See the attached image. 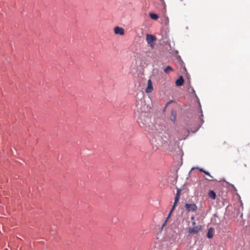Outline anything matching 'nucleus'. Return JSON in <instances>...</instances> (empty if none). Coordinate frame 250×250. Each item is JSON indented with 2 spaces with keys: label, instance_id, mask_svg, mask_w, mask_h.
<instances>
[{
  "label": "nucleus",
  "instance_id": "15",
  "mask_svg": "<svg viewBox=\"0 0 250 250\" xmlns=\"http://www.w3.org/2000/svg\"><path fill=\"white\" fill-rule=\"evenodd\" d=\"M172 115H173V118L171 119V120L172 121V122H173V123H174V122H175V121L176 113H175V112H173H173H172Z\"/></svg>",
  "mask_w": 250,
  "mask_h": 250
},
{
  "label": "nucleus",
  "instance_id": "13",
  "mask_svg": "<svg viewBox=\"0 0 250 250\" xmlns=\"http://www.w3.org/2000/svg\"><path fill=\"white\" fill-rule=\"evenodd\" d=\"M160 1L162 2V4L163 5L164 11H165V12H166V3L165 2V0H160Z\"/></svg>",
  "mask_w": 250,
  "mask_h": 250
},
{
  "label": "nucleus",
  "instance_id": "10",
  "mask_svg": "<svg viewBox=\"0 0 250 250\" xmlns=\"http://www.w3.org/2000/svg\"><path fill=\"white\" fill-rule=\"evenodd\" d=\"M208 197L211 198V199L214 200L216 199V195L215 192L212 190H210L209 191L208 193Z\"/></svg>",
  "mask_w": 250,
  "mask_h": 250
},
{
  "label": "nucleus",
  "instance_id": "19",
  "mask_svg": "<svg viewBox=\"0 0 250 250\" xmlns=\"http://www.w3.org/2000/svg\"><path fill=\"white\" fill-rule=\"evenodd\" d=\"M190 219L192 221H195L194 219H195V218H194V216H192L191 217H190Z\"/></svg>",
  "mask_w": 250,
  "mask_h": 250
},
{
  "label": "nucleus",
  "instance_id": "16",
  "mask_svg": "<svg viewBox=\"0 0 250 250\" xmlns=\"http://www.w3.org/2000/svg\"><path fill=\"white\" fill-rule=\"evenodd\" d=\"M179 197H178V196H175V199H174V203H178L179 200Z\"/></svg>",
  "mask_w": 250,
  "mask_h": 250
},
{
  "label": "nucleus",
  "instance_id": "3",
  "mask_svg": "<svg viewBox=\"0 0 250 250\" xmlns=\"http://www.w3.org/2000/svg\"><path fill=\"white\" fill-rule=\"evenodd\" d=\"M146 40L148 44L150 45L151 48H153L155 45V41H156L155 37L150 34H147Z\"/></svg>",
  "mask_w": 250,
  "mask_h": 250
},
{
  "label": "nucleus",
  "instance_id": "4",
  "mask_svg": "<svg viewBox=\"0 0 250 250\" xmlns=\"http://www.w3.org/2000/svg\"><path fill=\"white\" fill-rule=\"evenodd\" d=\"M201 229V226L200 225L194 226L192 228H189L188 232L189 233L196 234Z\"/></svg>",
  "mask_w": 250,
  "mask_h": 250
},
{
  "label": "nucleus",
  "instance_id": "6",
  "mask_svg": "<svg viewBox=\"0 0 250 250\" xmlns=\"http://www.w3.org/2000/svg\"><path fill=\"white\" fill-rule=\"evenodd\" d=\"M153 88L152 85V82L150 79H149L147 81V85L145 89L146 93H149L152 92Z\"/></svg>",
  "mask_w": 250,
  "mask_h": 250
},
{
  "label": "nucleus",
  "instance_id": "2",
  "mask_svg": "<svg viewBox=\"0 0 250 250\" xmlns=\"http://www.w3.org/2000/svg\"><path fill=\"white\" fill-rule=\"evenodd\" d=\"M185 208L186 210L188 212H190V211L194 212V211H196L197 210V208H198V207H197V205L195 204H194V203H193V204H188V203L186 204L185 205Z\"/></svg>",
  "mask_w": 250,
  "mask_h": 250
},
{
  "label": "nucleus",
  "instance_id": "7",
  "mask_svg": "<svg viewBox=\"0 0 250 250\" xmlns=\"http://www.w3.org/2000/svg\"><path fill=\"white\" fill-rule=\"evenodd\" d=\"M184 79L182 77V76H180L178 79H177L176 81V82H175V84L176 85V86H181L184 83Z\"/></svg>",
  "mask_w": 250,
  "mask_h": 250
},
{
  "label": "nucleus",
  "instance_id": "20",
  "mask_svg": "<svg viewBox=\"0 0 250 250\" xmlns=\"http://www.w3.org/2000/svg\"><path fill=\"white\" fill-rule=\"evenodd\" d=\"M192 226H193L194 227V226H195V225H196V223H195V221H192Z\"/></svg>",
  "mask_w": 250,
  "mask_h": 250
},
{
  "label": "nucleus",
  "instance_id": "17",
  "mask_svg": "<svg viewBox=\"0 0 250 250\" xmlns=\"http://www.w3.org/2000/svg\"><path fill=\"white\" fill-rule=\"evenodd\" d=\"M180 189H178L177 190V193H176V196H178V197L180 198Z\"/></svg>",
  "mask_w": 250,
  "mask_h": 250
},
{
  "label": "nucleus",
  "instance_id": "18",
  "mask_svg": "<svg viewBox=\"0 0 250 250\" xmlns=\"http://www.w3.org/2000/svg\"><path fill=\"white\" fill-rule=\"evenodd\" d=\"M199 169V170L201 171V172H204L206 170H205L203 168H198Z\"/></svg>",
  "mask_w": 250,
  "mask_h": 250
},
{
  "label": "nucleus",
  "instance_id": "8",
  "mask_svg": "<svg viewBox=\"0 0 250 250\" xmlns=\"http://www.w3.org/2000/svg\"><path fill=\"white\" fill-rule=\"evenodd\" d=\"M177 203H174V204L172 206V208L171 209V210H170L167 219L166 220L165 222H164V223L163 224V227L165 226L166 225V223H167V220L168 219V218L170 217V216L171 215L172 211L174 210V209H175V207H176L177 206Z\"/></svg>",
  "mask_w": 250,
  "mask_h": 250
},
{
  "label": "nucleus",
  "instance_id": "1",
  "mask_svg": "<svg viewBox=\"0 0 250 250\" xmlns=\"http://www.w3.org/2000/svg\"><path fill=\"white\" fill-rule=\"evenodd\" d=\"M146 108L145 104L138 107L135 111V115L137 118V121L141 126L146 125L148 118L146 115Z\"/></svg>",
  "mask_w": 250,
  "mask_h": 250
},
{
  "label": "nucleus",
  "instance_id": "12",
  "mask_svg": "<svg viewBox=\"0 0 250 250\" xmlns=\"http://www.w3.org/2000/svg\"><path fill=\"white\" fill-rule=\"evenodd\" d=\"M173 71L172 68L170 66H167L166 68L164 69V72L166 73H168L171 71Z\"/></svg>",
  "mask_w": 250,
  "mask_h": 250
},
{
  "label": "nucleus",
  "instance_id": "9",
  "mask_svg": "<svg viewBox=\"0 0 250 250\" xmlns=\"http://www.w3.org/2000/svg\"><path fill=\"white\" fill-rule=\"evenodd\" d=\"M214 229L212 228H210L208 229L207 233V237L208 238H212L213 236Z\"/></svg>",
  "mask_w": 250,
  "mask_h": 250
},
{
  "label": "nucleus",
  "instance_id": "5",
  "mask_svg": "<svg viewBox=\"0 0 250 250\" xmlns=\"http://www.w3.org/2000/svg\"><path fill=\"white\" fill-rule=\"evenodd\" d=\"M114 33L116 35H123L125 33L124 28L119 26H116L114 28Z\"/></svg>",
  "mask_w": 250,
  "mask_h": 250
},
{
  "label": "nucleus",
  "instance_id": "14",
  "mask_svg": "<svg viewBox=\"0 0 250 250\" xmlns=\"http://www.w3.org/2000/svg\"><path fill=\"white\" fill-rule=\"evenodd\" d=\"M204 173L205 174H206V175H208L211 178V179H208V180H209V181L212 180L213 177L211 175H210V173L208 171H205Z\"/></svg>",
  "mask_w": 250,
  "mask_h": 250
},
{
  "label": "nucleus",
  "instance_id": "11",
  "mask_svg": "<svg viewBox=\"0 0 250 250\" xmlns=\"http://www.w3.org/2000/svg\"><path fill=\"white\" fill-rule=\"evenodd\" d=\"M149 17L153 20H156L158 19V16L157 14L154 13H149Z\"/></svg>",
  "mask_w": 250,
  "mask_h": 250
}]
</instances>
